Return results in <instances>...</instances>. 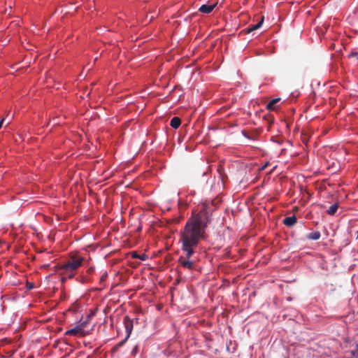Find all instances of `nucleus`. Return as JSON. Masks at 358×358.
<instances>
[{
    "label": "nucleus",
    "mask_w": 358,
    "mask_h": 358,
    "mask_svg": "<svg viewBox=\"0 0 358 358\" xmlns=\"http://www.w3.org/2000/svg\"><path fill=\"white\" fill-rule=\"evenodd\" d=\"M138 346L136 345L133 348V349L131 350V354L136 355L138 352Z\"/></svg>",
    "instance_id": "16"
},
{
    "label": "nucleus",
    "mask_w": 358,
    "mask_h": 358,
    "mask_svg": "<svg viewBox=\"0 0 358 358\" xmlns=\"http://www.w3.org/2000/svg\"><path fill=\"white\" fill-rule=\"evenodd\" d=\"M357 238H358V231H357Z\"/></svg>",
    "instance_id": "18"
},
{
    "label": "nucleus",
    "mask_w": 358,
    "mask_h": 358,
    "mask_svg": "<svg viewBox=\"0 0 358 358\" xmlns=\"http://www.w3.org/2000/svg\"><path fill=\"white\" fill-rule=\"evenodd\" d=\"M190 257H187V253H185V257H180L178 259V262L181 266L184 268L188 270H192L194 268V263L189 260Z\"/></svg>",
    "instance_id": "4"
},
{
    "label": "nucleus",
    "mask_w": 358,
    "mask_h": 358,
    "mask_svg": "<svg viewBox=\"0 0 358 358\" xmlns=\"http://www.w3.org/2000/svg\"><path fill=\"white\" fill-rule=\"evenodd\" d=\"M296 222V218L294 215L287 217L284 219L283 223L287 227H292Z\"/></svg>",
    "instance_id": "8"
},
{
    "label": "nucleus",
    "mask_w": 358,
    "mask_h": 358,
    "mask_svg": "<svg viewBox=\"0 0 358 358\" xmlns=\"http://www.w3.org/2000/svg\"><path fill=\"white\" fill-rule=\"evenodd\" d=\"M83 258L80 256H73L67 262L58 266L62 277L64 281L67 278H72L76 275V271L82 265Z\"/></svg>",
    "instance_id": "2"
},
{
    "label": "nucleus",
    "mask_w": 358,
    "mask_h": 358,
    "mask_svg": "<svg viewBox=\"0 0 358 358\" xmlns=\"http://www.w3.org/2000/svg\"><path fill=\"white\" fill-rule=\"evenodd\" d=\"M124 325L127 335L125 338L120 343V345H123L125 343V341L129 338L133 330V322L128 316H126L124 318Z\"/></svg>",
    "instance_id": "3"
},
{
    "label": "nucleus",
    "mask_w": 358,
    "mask_h": 358,
    "mask_svg": "<svg viewBox=\"0 0 358 358\" xmlns=\"http://www.w3.org/2000/svg\"><path fill=\"white\" fill-rule=\"evenodd\" d=\"M338 209V205L337 204H333L331 205L329 209L327 210V213L329 215H334Z\"/></svg>",
    "instance_id": "14"
},
{
    "label": "nucleus",
    "mask_w": 358,
    "mask_h": 358,
    "mask_svg": "<svg viewBox=\"0 0 358 358\" xmlns=\"http://www.w3.org/2000/svg\"><path fill=\"white\" fill-rule=\"evenodd\" d=\"M352 56L357 55V53H352Z\"/></svg>",
    "instance_id": "17"
},
{
    "label": "nucleus",
    "mask_w": 358,
    "mask_h": 358,
    "mask_svg": "<svg viewBox=\"0 0 358 358\" xmlns=\"http://www.w3.org/2000/svg\"><path fill=\"white\" fill-rule=\"evenodd\" d=\"M207 222L201 213L190 218L186 223L180 234V241L181 250L187 253V257H192L200 241L205 238Z\"/></svg>",
    "instance_id": "1"
},
{
    "label": "nucleus",
    "mask_w": 358,
    "mask_h": 358,
    "mask_svg": "<svg viewBox=\"0 0 358 358\" xmlns=\"http://www.w3.org/2000/svg\"><path fill=\"white\" fill-rule=\"evenodd\" d=\"M180 124H181V120L178 117H174L173 118H172L171 120V122H170L171 127L174 129L178 128L179 126L180 125Z\"/></svg>",
    "instance_id": "9"
},
{
    "label": "nucleus",
    "mask_w": 358,
    "mask_h": 358,
    "mask_svg": "<svg viewBox=\"0 0 358 358\" xmlns=\"http://www.w3.org/2000/svg\"><path fill=\"white\" fill-rule=\"evenodd\" d=\"M90 321L87 319L83 320V318L77 324L78 326L84 330V331H87V335L90 334L94 329V325H92L91 327H89Z\"/></svg>",
    "instance_id": "6"
},
{
    "label": "nucleus",
    "mask_w": 358,
    "mask_h": 358,
    "mask_svg": "<svg viewBox=\"0 0 358 358\" xmlns=\"http://www.w3.org/2000/svg\"><path fill=\"white\" fill-rule=\"evenodd\" d=\"M263 22H264V17H262V20L258 23H257L254 25L250 26L248 29V31L251 32V31H253L255 30L259 29L262 27Z\"/></svg>",
    "instance_id": "10"
},
{
    "label": "nucleus",
    "mask_w": 358,
    "mask_h": 358,
    "mask_svg": "<svg viewBox=\"0 0 358 358\" xmlns=\"http://www.w3.org/2000/svg\"><path fill=\"white\" fill-rule=\"evenodd\" d=\"M65 334L82 337L87 335V331H84L83 329L80 328L78 324H76L73 328L67 330Z\"/></svg>",
    "instance_id": "5"
},
{
    "label": "nucleus",
    "mask_w": 358,
    "mask_h": 358,
    "mask_svg": "<svg viewBox=\"0 0 358 358\" xmlns=\"http://www.w3.org/2000/svg\"><path fill=\"white\" fill-rule=\"evenodd\" d=\"M280 100V98L273 99L267 104V109L269 110H273L275 109V105Z\"/></svg>",
    "instance_id": "11"
},
{
    "label": "nucleus",
    "mask_w": 358,
    "mask_h": 358,
    "mask_svg": "<svg viewBox=\"0 0 358 358\" xmlns=\"http://www.w3.org/2000/svg\"><path fill=\"white\" fill-rule=\"evenodd\" d=\"M308 238L311 240H318L320 238V233L319 231H314L308 235Z\"/></svg>",
    "instance_id": "13"
},
{
    "label": "nucleus",
    "mask_w": 358,
    "mask_h": 358,
    "mask_svg": "<svg viewBox=\"0 0 358 358\" xmlns=\"http://www.w3.org/2000/svg\"><path fill=\"white\" fill-rule=\"evenodd\" d=\"M131 257L132 258H136V259H139L142 261H145L148 259V256L145 255H138L136 252H131Z\"/></svg>",
    "instance_id": "12"
},
{
    "label": "nucleus",
    "mask_w": 358,
    "mask_h": 358,
    "mask_svg": "<svg viewBox=\"0 0 358 358\" xmlns=\"http://www.w3.org/2000/svg\"><path fill=\"white\" fill-rule=\"evenodd\" d=\"M216 5H217V3H213L211 5L203 4L200 6V8H199V10L201 13L208 14L213 11V10L215 8Z\"/></svg>",
    "instance_id": "7"
},
{
    "label": "nucleus",
    "mask_w": 358,
    "mask_h": 358,
    "mask_svg": "<svg viewBox=\"0 0 358 358\" xmlns=\"http://www.w3.org/2000/svg\"><path fill=\"white\" fill-rule=\"evenodd\" d=\"M96 312L91 310L90 313L87 315L86 318L88 321H91L92 318L95 315Z\"/></svg>",
    "instance_id": "15"
}]
</instances>
